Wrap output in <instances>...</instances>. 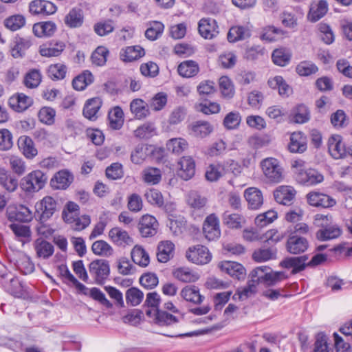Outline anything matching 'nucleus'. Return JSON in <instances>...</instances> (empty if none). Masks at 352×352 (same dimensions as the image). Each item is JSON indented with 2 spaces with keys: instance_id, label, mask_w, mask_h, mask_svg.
<instances>
[{
  "instance_id": "f704fd0d",
  "label": "nucleus",
  "mask_w": 352,
  "mask_h": 352,
  "mask_svg": "<svg viewBox=\"0 0 352 352\" xmlns=\"http://www.w3.org/2000/svg\"><path fill=\"white\" fill-rule=\"evenodd\" d=\"M65 45L62 41H57L55 43H50L40 46L39 53L42 56L55 57L58 56L64 50Z\"/></svg>"
},
{
  "instance_id": "a18cd8bd",
  "label": "nucleus",
  "mask_w": 352,
  "mask_h": 352,
  "mask_svg": "<svg viewBox=\"0 0 352 352\" xmlns=\"http://www.w3.org/2000/svg\"><path fill=\"white\" fill-rule=\"evenodd\" d=\"M212 130L213 128L211 124L206 121H196L191 125L192 135L200 138L206 137Z\"/></svg>"
},
{
  "instance_id": "dca6fc26",
  "label": "nucleus",
  "mask_w": 352,
  "mask_h": 352,
  "mask_svg": "<svg viewBox=\"0 0 352 352\" xmlns=\"http://www.w3.org/2000/svg\"><path fill=\"white\" fill-rule=\"evenodd\" d=\"M36 256L40 259H48L54 252V245L43 238H38L33 243Z\"/></svg>"
},
{
  "instance_id": "72a5a7b5",
  "label": "nucleus",
  "mask_w": 352,
  "mask_h": 352,
  "mask_svg": "<svg viewBox=\"0 0 352 352\" xmlns=\"http://www.w3.org/2000/svg\"><path fill=\"white\" fill-rule=\"evenodd\" d=\"M84 21L82 10L78 8L71 9L64 19L65 24L70 28L80 27Z\"/></svg>"
},
{
  "instance_id": "8fccbe9b",
  "label": "nucleus",
  "mask_w": 352,
  "mask_h": 352,
  "mask_svg": "<svg viewBox=\"0 0 352 352\" xmlns=\"http://www.w3.org/2000/svg\"><path fill=\"white\" fill-rule=\"evenodd\" d=\"M277 250L274 247L260 248L253 252L252 258L256 262H265L276 258Z\"/></svg>"
},
{
  "instance_id": "9d476101",
  "label": "nucleus",
  "mask_w": 352,
  "mask_h": 352,
  "mask_svg": "<svg viewBox=\"0 0 352 352\" xmlns=\"http://www.w3.org/2000/svg\"><path fill=\"white\" fill-rule=\"evenodd\" d=\"M73 181V174L67 169H63L54 174L50 180V186L55 190H66Z\"/></svg>"
},
{
  "instance_id": "4be33fe9",
  "label": "nucleus",
  "mask_w": 352,
  "mask_h": 352,
  "mask_svg": "<svg viewBox=\"0 0 352 352\" xmlns=\"http://www.w3.org/2000/svg\"><path fill=\"white\" fill-rule=\"evenodd\" d=\"M244 197L248 201L249 208L257 210L263 203V197L261 191L254 187L247 188L244 192Z\"/></svg>"
},
{
  "instance_id": "9b49d317",
  "label": "nucleus",
  "mask_w": 352,
  "mask_h": 352,
  "mask_svg": "<svg viewBox=\"0 0 352 352\" xmlns=\"http://www.w3.org/2000/svg\"><path fill=\"white\" fill-rule=\"evenodd\" d=\"M177 175L184 180L190 179L195 173V162L190 156H184L178 162Z\"/></svg>"
},
{
  "instance_id": "603ef678",
  "label": "nucleus",
  "mask_w": 352,
  "mask_h": 352,
  "mask_svg": "<svg viewBox=\"0 0 352 352\" xmlns=\"http://www.w3.org/2000/svg\"><path fill=\"white\" fill-rule=\"evenodd\" d=\"M25 18L22 14H14L4 20V25L11 31H16L25 25Z\"/></svg>"
},
{
  "instance_id": "cd10ccee",
  "label": "nucleus",
  "mask_w": 352,
  "mask_h": 352,
  "mask_svg": "<svg viewBox=\"0 0 352 352\" xmlns=\"http://www.w3.org/2000/svg\"><path fill=\"white\" fill-rule=\"evenodd\" d=\"M295 190L290 186H280L274 192L275 200L283 205H290L294 199Z\"/></svg>"
},
{
  "instance_id": "a878e982",
  "label": "nucleus",
  "mask_w": 352,
  "mask_h": 352,
  "mask_svg": "<svg viewBox=\"0 0 352 352\" xmlns=\"http://www.w3.org/2000/svg\"><path fill=\"white\" fill-rule=\"evenodd\" d=\"M102 100L99 97L87 100L83 107V116L90 120H96L98 118L97 114L102 106Z\"/></svg>"
},
{
  "instance_id": "a19ab883",
  "label": "nucleus",
  "mask_w": 352,
  "mask_h": 352,
  "mask_svg": "<svg viewBox=\"0 0 352 352\" xmlns=\"http://www.w3.org/2000/svg\"><path fill=\"white\" fill-rule=\"evenodd\" d=\"M109 126L114 130L122 128L124 124V113L121 107L116 106L113 107L108 114Z\"/></svg>"
},
{
  "instance_id": "6e6552de",
  "label": "nucleus",
  "mask_w": 352,
  "mask_h": 352,
  "mask_svg": "<svg viewBox=\"0 0 352 352\" xmlns=\"http://www.w3.org/2000/svg\"><path fill=\"white\" fill-rule=\"evenodd\" d=\"M307 203L314 207L329 208L336 204V200L331 196L318 191H311L307 196Z\"/></svg>"
},
{
  "instance_id": "69168bd1",
  "label": "nucleus",
  "mask_w": 352,
  "mask_h": 352,
  "mask_svg": "<svg viewBox=\"0 0 352 352\" xmlns=\"http://www.w3.org/2000/svg\"><path fill=\"white\" fill-rule=\"evenodd\" d=\"M95 32L100 36H106L114 30V23L113 20H104L96 23L94 26Z\"/></svg>"
},
{
  "instance_id": "6e6d98bb",
  "label": "nucleus",
  "mask_w": 352,
  "mask_h": 352,
  "mask_svg": "<svg viewBox=\"0 0 352 352\" xmlns=\"http://www.w3.org/2000/svg\"><path fill=\"white\" fill-rule=\"evenodd\" d=\"M173 275L177 279L184 283L195 282L199 278L197 274L192 272L190 269L186 267H180L175 270Z\"/></svg>"
},
{
  "instance_id": "5701e85b",
  "label": "nucleus",
  "mask_w": 352,
  "mask_h": 352,
  "mask_svg": "<svg viewBox=\"0 0 352 352\" xmlns=\"http://www.w3.org/2000/svg\"><path fill=\"white\" fill-rule=\"evenodd\" d=\"M57 27L54 22L51 21H42L34 24L32 31L37 37H50L56 32Z\"/></svg>"
},
{
  "instance_id": "79ce46f5",
  "label": "nucleus",
  "mask_w": 352,
  "mask_h": 352,
  "mask_svg": "<svg viewBox=\"0 0 352 352\" xmlns=\"http://www.w3.org/2000/svg\"><path fill=\"white\" fill-rule=\"evenodd\" d=\"M329 338L324 332H320L315 336V341L311 352H333L328 342Z\"/></svg>"
},
{
  "instance_id": "b1692460",
  "label": "nucleus",
  "mask_w": 352,
  "mask_h": 352,
  "mask_svg": "<svg viewBox=\"0 0 352 352\" xmlns=\"http://www.w3.org/2000/svg\"><path fill=\"white\" fill-rule=\"evenodd\" d=\"M180 295L186 301L194 305H200L205 299L201 295L199 287L195 285L186 286L182 289Z\"/></svg>"
},
{
  "instance_id": "58836bf2",
  "label": "nucleus",
  "mask_w": 352,
  "mask_h": 352,
  "mask_svg": "<svg viewBox=\"0 0 352 352\" xmlns=\"http://www.w3.org/2000/svg\"><path fill=\"white\" fill-rule=\"evenodd\" d=\"M251 36L250 30L244 26H233L228 33V40L229 42L234 43L238 41L244 40Z\"/></svg>"
},
{
  "instance_id": "ea45409f",
  "label": "nucleus",
  "mask_w": 352,
  "mask_h": 352,
  "mask_svg": "<svg viewBox=\"0 0 352 352\" xmlns=\"http://www.w3.org/2000/svg\"><path fill=\"white\" fill-rule=\"evenodd\" d=\"M94 78L91 72L85 70L74 78L72 86L76 90L82 91L91 85L94 82Z\"/></svg>"
},
{
  "instance_id": "f257e3e1",
  "label": "nucleus",
  "mask_w": 352,
  "mask_h": 352,
  "mask_svg": "<svg viewBox=\"0 0 352 352\" xmlns=\"http://www.w3.org/2000/svg\"><path fill=\"white\" fill-rule=\"evenodd\" d=\"M48 177L47 174L41 170H32L21 180V189L27 193L36 192L43 189Z\"/></svg>"
},
{
  "instance_id": "c03bdc74",
  "label": "nucleus",
  "mask_w": 352,
  "mask_h": 352,
  "mask_svg": "<svg viewBox=\"0 0 352 352\" xmlns=\"http://www.w3.org/2000/svg\"><path fill=\"white\" fill-rule=\"evenodd\" d=\"M178 318L166 311L156 309L155 322L161 327H168L178 322Z\"/></svg>"
},
{
  "instance_id": "e2e57ef3",
  "label": "nucleus",
  "mask_w": 352,
  "mask_h": 352,
  "mask_svg": "<svg viewBox=\"0 0 352 352\" xmlns=\"http://www.w3.org/2000/svg\"><path fill=\"white\" fill-rule=\"evenodd\" d=\"M296 71L301 76H308L316 74L318 71V67L314 63L305 60L296 66Z\"/></svg>"
},
{
  "instance_id": "e433bc0d",
  "label": "nucleus",
  "mask_w": 352,
  "mask_h": 352,
  "mask_svg": "<svg viewBox=\"0 0 352 352\" xmlns=\"http://www.w3.org/2000/svg\"><path fill=\"white\" fill-rule=\"evenodd\" d=\"M222 221L229 228L239 229L245 222V219L238 213H230L229 211H226L222 214Z\"/></svg>"
},
{
  "instance_id": "20e7f679",
  "label": "nucleus",
  "mask_w": 352,
  "mask_h": 352,
  "mask_svg": "<svg viewBox=\"0 0 352 352\" xmlns=\"http://www.w3.org/2000/svg\"><path fill=\"white\" fill-rule=\"evenodd\" d=\"M58 202L51 196H45L35 204V213L41 223L50 219L57 210Z\"/></svg>"
},
{
  "instance_id": "bf43d9fd",
  "label": "nucleus",
  "mask_w": 352,
  "mask_h": 352,
  "mask_svg": "<svg viewBox=\"0 0 352 352\" xmlns=\"http://www.w3.org/2000/svg\"><path fill=\"white\" fill-rule=\"evenodd\" d=\"M223 175H225V167L222 164H210L207 168L206 178L210 182H216Z\"/></svg>"
},
{
  "instance_id": "bb28decb",
  "label": "nucleus",
  "mask_w": 352,
  "mask_h": 352,
  "mask_svg": "<svg viewBox=\"0 0 352 352\" xmlns=\"http://www.w3.org/2000/svg\"><path fill=\"white\" fill-rule=\"evenodd\" d=\"M306 137L300 132L293 133L290 136L288 149L292 153H302L307 150Z\"/></svg>"
},
{
  "instance_id": "4468645a",
  "label": "nucleus",
  "mask_w": 352,
  "mask_h": 352,
  "mask_svg": "<svg viewBox=\"0 0 352 352\" xmlns=\"http://www.w3.org/2000/svg\"><path fill=\"white\" fill-rule=\"evenodd\" d=\"M287 250L292 254H299L305 252L309 248V241L305 237L298 235H291L286 243Z\"/></svg>"
},
{
  "instance_id": "393cba45",
  "label": "nucleus",
  "mask_w": 352,
  "mask_h": 352,
  "mask_svg": "<svg viewBox=\"0 0 352 352\" xmlns=\"http://www.w3.org/2000/svg\"><path fill=\"white\" fill-rule=\"evenodd\" d=\"M222 271L226 272L230 276L241 280L245 278V269L244 267L237 263L233 261H224L220 265Z\"/></svg>"
},
{
  "instance_id": "5fc2aeb1",
  "label": "nucleus",
  "mask_w": 352,
  "mask_h": 352,
  "mask_svg": "<svg viewBox=\"0 0 352 352\" xmlns=\"http://www.w3.org/2000/svg\"><path fill=\"white\" fill-rule=\"evenodd\" d=\"M142 179L145 183L155 185L162 179V173L159 168L149 167L142 171Z\"/></svg>"
},
{
  "instance_id": "f03ea898",
  "label": "nucleus",
  "mask_w": 352,
  "mask_h": 352,
  "mask_svg": "<svg viewBox=\"0 0 352 352\" xmlns=\"http://www.w3.org/2000/svg\"><path fill=\"white\" fill-rule=\"evenodd\" d=\"M260 166L264 176L269 182L277 184L283 181L284 170L276 158H265L261 162Z\"/></svg>"
},
{
  "instance_id": "a211bd4d",
  "label": "nucleus",
  "mask_w": 352,
  "mask_h": 352,
  "mask_svg": "<svg viewBox=\"0 0 352 352\" xmlns=\"http://www.w3.org/2000/svg\"><path fill=\"white\" fill-rule=\"evenodd\" d=\"M8 104L14 111L23 112L33 104V100L32 98L21 93L10 97L8 100Z\"/></svg>"
},
{
  "instance_id": "680f3d73",
  "label": "nucleus",
  "mask_w": 352,
  "mask_h": 352,
  "mask_svg": "<svg viewBox=\"0 0 352 352\" xmlns=\"http://www.w3.org/2000/svg\"><path fill=\"white\" fill-rule=\"evenodd\" d=\"M144 294L137 287H131L126 292V301L128 305L137 306L141 303Z\"/></svg>"
},
{
  "instance_id": "13d9d810",
  "label": "nucleus",
  "mask_w": 352,
  "mask_h": 352,
  "mask_svg": "<svg viewBox=\"0 0 352 352\" xmlns=\"http://www.w3.org/2000/svg\"><path fill=\"white\" fill-rule=\"evenodd\" d=\"M272 58L275 65L283 67L289 64L291 54L285 49H276L273 51Z\"/></svg>"
},
{
  "instance_id": "39448f33",
  "label": "nucleus",
  "mask_w": 352,
  "mask_h": 352,
  "mask_svg": "<svg viewBox=\"0 0 352 352\" xmlns=\"http://www.w3.org/2000/svg\"><path fill=\"white\" fill-rule=\"evenodd\" d=\"M89 270L96 283L100 285L104 283L110 273L109 262L104 259H96L91 262Z\"/></svg>"
},
{
  "instance_id": "4d7b16f0",
  "label": "nucleus",
  "mask_w": 352,
  "mask_h": 352,
  "mask_svg": "<svg viewBox=\"0 0 352 352\" xmlns=\"http://www.w3.org/2000/svg\"><path fill=\"white\" fill-rule=\"evenodd\" d=\"M41 74L38 69H30L25 76L24 85L28 88L33 89L37 87L41 82Z\"/></svg>"
},
{
  "instance_id": "aec40b11",
  "label": "nucleus",
  "mask_w": 352,
  "mask_h": 352,
  "mask_svg": "<svg viewBox=\"0 0 352 352\" xmlns=\"http://www.w3.org/2000/svg\"><path fill=\"white\" fill-rule=\"evenodd\" d=\"M18 146L23 155L28 160H32L38 154L32 139L27 135H22L18 140Z\"/></svg>"
},
{
  "instance_id": "774afa93",
  "label": "nucleus",
  "mask_w": 352,
  "mask_h": 352,
  "mask_svg": "<svg viewBox=\"0 0 352 352\" xmlns=\"http://www.w3.org/2000/svg\"><path fill=\"white\" fill-rule=\"evenodd\" d=\"M164 25L162 22L153 21L145 32V36L151 40L157 39L163 33Z\"/></svg>"
},
{
  "instance_id": "2eb2a0df",
  "label": "nucleus",
  "mask_w": 352,
  "mask_h": 352,
  "mask_svg": "<svg viewBox=\"0 0 352 352\" xmlns=\"http://www.w3.org/2000/svg\"><path fill=\"white\" fill-rule=\"evenodd\" d=\"M158 223L157 219L151 215H144L140 221L139 230L143 237H150L157 233Z\"/></svg>"
},
{
  "instance_id": "0e129e2a",
  "label": "nucleus",
  "mask_w": 352,
  "mask_h": 352,
  "mask_svg": "<svg viewBox=\"0 0 352 352\" xmlns=\"http://www.w3.org/2000/svg\"><path fill=\"white\" fill-rule=\"evenodd\" d=\"M109 50L104 46L98 47L92 53L91 59L93 64L98 66H102L107 62Z\"/></svg>"
},
{
  "instance_id": "7c9ffc66",
  "label": "nucleus",
  "mask_w": 352,
  "mask_h": 352,
  "mask_svg": "<svg viewBox=\"0 0 352 352\" xmlns=\"http://www.w3.org/2000/svg\"><path fill=\"white\" fill-rule=\"evenodd\" d=\"M32 45V41L31 38L16 36L14 40V45L11 50L12 56L15 58L22 57L25 52L28 50Z\"/></svg>"
},
{
  "instance_id": "7ed1b4c3",
  "label": "nucleus",
  "mask_w": 352,
  "mask_h": 352,
  "mask_svg": "<svg viewBox=\"0 0 352 352\" xmlns=\"http://www.w3.org/2000/svg\"><path fill=\"white\" fill-rule=\"evenodd\" d=\"M329 154L336 160L352 157V146H346L339 135L331 136L328 141Z\"/></svg>"
},
{
  "instance_id": "ddd939ff",
  "label": "nucleus",
  "mask_w": 352,
  "mask_h": 352,
  "mask_svg": "<svg viewBox=\"0 0 352 352\" xmlns=\"http://www.w3.org/2000/svg\"><path fill=\"white\" fill-rule=\"evenodd\" d=\"M7 218L10 221L14 222H30L33 219V214L29 208L20 205L19 207L8 209L7 211Z\"/></svg>"
},
{
  "instance_id": "c9c22d12",
  "label": "nucleus",
  "mask_w": 352,
  "mask_h": 352,
  "mask_svg": "<svg viewBox=\"0 0 352 352\" xmlns=\"http://www.w3.org/2000/svg\"><path fill=\"white\" fill-rule=\"evenodd\" d=\"M311 118L310 111L307 106L304 104L296 105L292 113V121L297 124L307 122Z\"/></svg>"
},
{
  "instance_id": "f8f14e48",
  "label": "nucleus",
  "mask_w": 352,
  "mask_h": 352,
  "mask_svg": "<svg viewBox=\"0 0 352 352\" xmlns=\"http://www.w3.org/2000/svg\"><path fill=\"white\" fill-rule=\"evenodd\" d=\"M217 21L211 18H203L198 23V30L200 35L206 39H212L219 33Z\"/></svg>"
},
{
  "instance_id": "052dcab7",
  "label": "nucleus",
  "mask_w": 352,
  "mask_h": 352,
  "mask_svg": "<svg viewBox=\"0 0 352 352\" xmlns=\"http://www.w3.org/2000/svg\"><path fill=\"white\" fill-rule=\"evenodd\" d=\"M0 184L8 191L14 192L18 186V180L5 170L0 171Z\"/></svg>"
},
{
  "instance_id": "1a4fd4ad",
  "label": "nucleus",
  "mask_w": 352,
  "mask_h": 352,
  "mask_svg": "<svg viewBox=\"0 0 352 352\" xmlns=\"http://www.w3.org/2000/svg\"><path fill=\"white\" fill-rule=\"evenodd\" d=\"M203 232L208 241L218 239L221 235L219 218L214 214L208 215L203 225Z\"/></svg>"
},
{
  "instance_id": "338daca9",
  "label": "nucleus",
  "mask_w": 352,
  "mask_h": 352,
  "mask_svg": "<svg viewBox=\"0 0 352 352\" xmlns=\"http://www.w3.org/2000/svg\"><path fill=\"white\" fill-rule=\"evenodd\" d=\"M276 219H277V212L274 210H268L257 215L254 223L257 227L263 228L272 223Z\"/></svg>"
},
{
  "instance_id": "f3484780",
  "label": "nucleus",
  "mask_w": 352,
  "mask_h": 352,
  "mask_svg": "<svg viewBox=\"0 0 352 352\" xmlns=\"http://www.w3.org/2000/svg\"><path fill=\"white\" fill-rule=\"evenodd\" d=\"M342 233V228L336 223L322 226L316 234V239L326 241L338 238Z\"/></svg>"
},
{
  "instance_id": "2f4dec72",
  "label": "nucleus",
  "mask_w": 352,
  "mask_h": 352,
  "mask_svg": "<svg viewBox=\"0 0 352 352\" xmlns=\"http://www.w3.org/2000/svg\"><path fill=\"white\" fill-rule=\"evenodd\" d=\"M175 245L170 241H162L157 246V258L160 263H166L173 257Z\"/></svg>"
},
{
  "instance_id": "6ab92c4d",
  "label": "nucleus",
  "mask_w": 352,
  "mask_h": 352,
  "mask_svg": "<svg viewBox=\"0 0 352 352\" xmlns=\"http://www.w3.org/2000/svg\"><path fill=\"white\" fill-rule=\"evenodd\" d=\"M111 241L118 246L126 247L133 243V239L128 232L118 227L113 228L109 232Z\"/></svg>"
},
{
  "instance_id": "c85d7f7f",
  "label": "nucleus",
  "mask_w": 352,
  "mask_h": 352,
  "mask_svg": "<svg viewBox=\"0 0 352 352\" xmlns=\"http://www.w3.org/2000/svg\"><path fill=\"white\" fill-rule=\"evenodd\" d=\"M145 54L144 50L140 45L129 46L122 48L120 52L122 60L124 62H132L138 60Z\"/></svg>"
},
{
  "instance_id": "412c9836",
  "label": "nucleus",
  "mask_w": 352,
  "mask_h": 352,
  "mask_svg": "<svg viewBox=\"0 0 352 352\" xmlns=\"http://www.w3.org/2000/svg\"><path fill=\"white\" fill-rule=\"evenodd\" d=\"M130 111L138 120L144 119L151 113L149 105L141 98H135L131 102Z\"/></svg>"
},
{
  "instance_id": "423d86ee",
  "label": "nucleus",
  "mask_w": 352,
  "mask_h": 352,
  "mask_svg": "<svg viewBox=\"0 0 352 352\" xmlns=\"http://www.w3.org/2000/svg\"><path fill=\"white\" fill-rule=\"evenodd\" d=\"M186 256L188 261L197 265L207 264L212 258L208 249L201 245L190 247L186 251Z\"/></svg>"
},
{
  "instance_id": "473e14b6",
  "label": "nucleus",
  "mask_w": 352,
  "mask_h": 352,
  "mask_svg": "<svg viewBox=\"0 0 352 352\" xmlns=\"http://www.w3.org/2000/svg\"><path fill=\"white\" fill-rule=\"evenodd\" d=\"M199 72L198 63L192 60L182 62L177 67L179 75L183 78H192Z\"/></svg>"
},
{
  "instance_id": "49530a36",
  "label": "nucleus",
  "mask_w": 352,
  "mask_h": 352,
  "mask_svg": "<svg viewBox=\"0 0 352 352\" xmlns=\"http://www.w3.org/2000/svg\"><path fill=\"white\" fill-rule=\"evenodd\" d=\"M4 288L7 292L18 298L23 296L25 293V286L16 277L10 278V282L4 285Z\"/></svg>"
},
{
  "instance_id": "de8ad7c7",
  "label": "nucleus",
  "mask_w": 352,
  "mask_h": 352,
  "mask_svg": "<svg viewBox=\"0 0 352 352\" xmlns=\"http://www.w3.org/2000/svg\"><path fill=\"white\" fill-rule=\"evenodd\" d=\"M166 146L168 151L175 155H180L188 148V144L185 139L178 138L169 140Z\"/></svg>"
},
{
  "instance_id": "4c0bfd02",
  "label": "nucleus",
  "mask_w": 352,
  "mask_h": 352,
  "mask_svg": "<svg viewBox=\"0 0 352 352\" xmlns=\"http://www.w3.org/2000/svg\"><path fill=\"white\" fill-rule=\"evenodd\" d=\"M146 201L153 206H157L158 208H163L168 211V204H164L163 195L160 191L157 189H149L144 194Z\"/></svg>"
},
{
  "instance_id": "37998d69",
  "label": "nucleus",
  "mask_w": 352,
  "mask_h": 352,
  "mask_svg": "<svg viewBox=\"0 0 352 352\" xmlns=\"http://www.w3.org/2000/svg\"><path fill=\"white\" fill-rule=\"evenodd\" d=\"M328 11V3L326 0H320L316 7H311L308 18L311 22H316L322 18Z\"/></svg>"
},
{
  "instance_id": "0eeeda50",
  "label": "nucleus",
  "mask_w": 352,
  "mask_h": 352,
  "mask_svg": "<svg viewBox=\"0 0 352 352\" xmlns=\"http://www.w3.org/2000/svg\"><path fill=\"white\" fill-rule=\"evenodd\" d=\"M295 178L298 183L306 186L317 185L324 180L323 175L314 168L300 169Z\"/></svg>"
},
{
  "instance_id": "864d4df0",
  "label": "nucleus",
  "mask_w": 352,
  "mask_h": 352,
  "mask_svg": "<svg viewBox=\"0 0 352 352\" xmlns=\"http://www.w3.org/2000/svg\"><path fill=\"white\" fill-rule=\"evenodd\" d=\"M187 203L194 210H201L207 204V199L197 192L191 191L188 195Z\"/></svg>"
},
{
  "instance_id": "c756f323",
  "label": "nucleus",
  "mask_w": 352,
  "mask_h": 352,
  "mask_svg": "<svg viewBox=\"0 0 352 352\" xmlns=\"http://www.w3.org/2000/svg\"><path fill=\"white\" fill-rule=\"evenodd\" d=\"M308 259L307 255H303L297 257L287 258L281 262V265L287 269H292V273L296 274L305 270L307 266L305 263Z\"/></svg>"
},
{
  "instance_id": "3c124183",
  "label": "nucleus",
  "mask_w": 352,
  "mask_h": 352,
  "mask_svg": "<svg viewBox=\"0 0 352 352\" xmlns=\"http://www.w3.org/2000/svg\"><path fill=\"white\" fill-rule=\"evenodd\" d=\"M17 270L23 274L28 275L34 271L35 267L30 256L22 254L16 261Z\"/></svg>"
},
{
  "instance_id": "09e8293b",
  "label": "nucleus",
  "mask_w": 352,
  "mask_h": 352,
  "mask_svg": "<svg viewBox=\"0 0 352 352\" xmlns=\"http://www.w3.org/2000/svg\"><path fill=\"white\" fill-rule=\"evenodd\" d=\"M133 261L141 267H146L150 261L147 252L140 245H135L131 250Z\"/></svg>"
}]
</instances>
